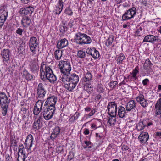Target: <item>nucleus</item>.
I'll return each mask as SVG.
<instances>
[{
	"label": "nucleus",
	"instance_id": "34",
	"mask_svg": "<svg viewBox=\"0 0 161 161\" xmlns=\"http://www.w3.org/2000/svg\"><path fill=\"white\" fill-rule=\"evenodd\" d=\"M116 114L114 115H109L110 117L109 118L108 122L109 123L110 125H114L116 121Z\"/></svg>",
	"mask_w": 161,
	"mask_h": 161
},
{
	"label": "nucleus",
	"instance_id": "19",
	"mask_svg": "<svg viewBox=\"0 0 161 161\" xmlns=\"http://www.w3.org/2000/svg\"><path fill=\"white\" fill-rule=\"evenodd\" d=\"M65 75L68 79V80H67L70 81L71 82H72L77 84L79 80V78L78 75L73 74L70 76L68 75Z\"/></svg>",
	"mask_w": 161,
	"mask_h": 161
},
{
	"label": "nucleus",
	"instance_id": "63",
	"mask_svg": "<svg viewBox=\"0 0 161 161\" xmlns=\"http://www.w3.org/2000/svg\"><path fill=\"white\" fill-rule=\"evenodd\" d=\"M101 98V96L100 95H97L95 97V100L97 101L99 100Z\"/></svg>",
	"mask_w": 161,
	"mask_h": 161
},
{
	"label": "nucleus",
	"instance_id": "25",
	"mask_svg": "<svg viewBox=\"0 0 161 161\" xmlns=\"http://www.w3.org/2000/svg\"><path fill=\"white\" fill-rule=\"evenodd\" d=\"M91 80L84 77H83L81 80L80 84H82V87H84V89H86V88L87 87H89V86L91 83Z\"/></svg>",
	"mask_w": 161,
	"mask_h": 161
},
{
	"label": "nucleus",
	"instance_id": "37",
	"mask_svg": "<svg viewBox=\"0 0 161 161\" xmlns=\"http://www.w3.org/2000/svg\"><path fill=\"white\" fill-rule=\"evenodd\" d=\"M125 55L123 53H121L118 57L117 60V63L119 64L122 63V62L125 58Z\"/></svg>",
	"mask_w": 161,
	"mask_h": 161
},
{
	"label": "nucleus",
	"instance_id": "11",
	"mask_svg": "<svg viewBox=\"0 0 161 161\" xmlns=\"http://www.w3.org/2000/svg\"><path fill=\"white\" fill-rule=\"evenodd\" d=\"M26 158L25 152L23 145L19 147L17 161H25Z\"/></svg>",
	"mask_w": 161,
	"mask_h": 161
},
{
	"label": "nucleus",
	"instance_id": "60",
	"mask_svg": "<svg viewBox=\"0 0 161 161\" xmlns=\"http://www.w3.org/2000/svg\"><path fill=\"white\" fill-rule=\"evenodd\" d=\"M21 2L25 4H26L29 3L30 2V0H20Z\"/></svg>",
	"mask_w": 161,
	"mask_h": 161
},
{
	"label": "nucleus",
	"instance_id": "41",
	"mask_svg": "<svg viewBox=\"0 0 161 161\" xmlns=\"http://www.w3.org/2000/svg\"><path fill=\"white\" fill-rule=\"evenodd\" d=\"M42 109V108L37 107L34 106L33 110V113L34 115H38Z\"/></svg>",
	"mask_w": 161,
	"mask_h": 161
},
{
	"label": "nucleus",
	"instance_id": "35",
	"mask_svg": "<svg viewBox=\"0 0 161 161\" xmlns=\"http://www.w3.org/2000/svg\"><path fill=\"white\" fill-rule=\"evenodd\" d=\"M114 36H110L109 38L106 40L105 44L107 46H109L112 45L114 40Z\"/></svg>",
	"mask_w": 161,
	"mask_h": 161
},
{
	"label": "nucleus",
	"instance_id": "48",
	"mask_svg": "<svg viewBox=\"0 0 161 161\" xmlns=\"http://www.w3.org/2000/svg\"><path fill=\"white\" fill-rule=\"evenodd\" d=\"M102 86V85H98L97 88V90L98 92L102 93L104 92V89Z\"/></svg>",
	"mask_w": 161,
	"mask_h": 161
},
{
	"label": "nucleus",
	"instance_id": "24",
	"mask_svg": "<svg viewBox=\"0 0 161 161\" xmlns=\"http://www.w3.org/2000/svg\"><path fill=\"white\" fill-rule=\"evenodd\" d=\"M21 10V13L25 15L30 14L33 12L34 8L32 7L29 6L24 8H22Z\"/></svg>",
	"mask_w": 161,
	"mask_h": 161
},
{
	"label": "nucleus",
	"instance_id": "55",
	"mask_svg": "<svg viewBox=\"0 0 161 161\" xmlns=\"http://www.w3.org/2000/svg\"><path fill=\"white\" fill-rule=\"evenodd\" d=\"M23 31L22 29H20V28H19L16 31V32L17 34H19V35H21L22 34Z\"/></svg>",
	"mask_w": 161,
	"mask_h": 161
},
{
	"label": "nucleus",
	"instance_id": "21",
	"mask_svg": "<svg viewBox=\"0 0 161 161\" xmlns=\"http://www.w3.org/2000/svg\"><path fill=\"white\" fill-rule=\"evenodd\" d=\"M153 64L151 63L149 59H147L144 63V68L146 70V72H151L152 71Z\"/></svg>",
	"mask_w": 161,
	"mask_h": 161
},
{
	"label": "nucleus",
	"instance_id": "13",
	"mask_svg": "<svg viewBox=\"0 0 161 161\" xmlns=\"http://www.w3.org/2000/svg\"><path fill=\"white\" fill-rule=\"evenodd\" d=\"M136 101L139 102L141 106L144 108L147 107L148 105V102L144 98V95L142 94H140L136 97Z\"/></svg>",
	"mask_w": 161,
	"mask_h": 161
},
{
	"label": "nucleus",
	"instance_id": "4",
	"mask_svg": "<svg viewBox=\"0 0 161 161\" xmlns=\"http://www.w3.org/2000/svg\"><path fill=\"white\" fill-rule=\"evenodd\" d=\"M58 66L61 72L63 74V75H67L70 74L71 67L69 62L67 61H60Z\"/></svg>",
	"mask_w": 161,
	"mask_h": 161
},
{
	"label": "nucleus",
	"instance_id": "56",
	"mask_svg": "<svg viewBox=\"0 0 161 161\" xmlns=\"http://www.w3.org/2000/svg\"><path fill=\"white\" fill-rule=\"evenodd\" d=\"M117 84V82L116 81L111 82L110 83V86L111 87L113 86V87L115 86Z\"/></svg>",
	"mask_w": 161,
	"mask_h": 161
},
{
	"label": "nucleus",
	"instance_id": "29",
	"mask_svg": "<svg viewBox=\"0 0 161 161\" xmlns=\"http://www.w3.org/2000/svg\"><path fill=\"white\" fill-rule=\"evenodd\" d=\"M23 76L27 80H31L33 78V76L26 69L23 72Z\"/></svg>",
	"mask_w": 161,
	"mask_h": 161
},
{
	"label": "nucleus",
	"instance_id": "52",
	"mask_svg": "<svg viewBox=\"0 0 161 161\" xmlns=\"http://www.w3.org/2000/svg\"><path fill=\"white\" fill-rule=\"evenodd\" d=\"M139 29H137L135 32V36H141V33Z\"/></svg>",
	"mask_w": 161,
	"mask_h": 161
},
{
	"label": "nucleus",
	"instance_id": "46",
	"mask_svg": "<svg viewBox=\"0 0 161 161\" xmlns=\"http://www.w3.org/2000/svg\"><path fill=\"white\" fill-rule=\"evenodd\" d=\"M34 118L35 120L41 122V120L42 118V115H39L38 114L37 115H34Z\"/></svg>",
	"mask_w": 161,
	"mask_h": 161
},
{
	"label": "nucleus",
	"instance_id": "57",
	"mask_svg": "<svg viewBox=\"0 0 161 161\" xmlns=\"http://www.w3.org/2000/svg\"><path fill=\"white\" fill-rule=\"evenodd\" d=\"M95 111L94 109L91 110V112L88 114V117H90L93 115L95 113Z\"/></svg>",
	"mask_w": 161,
	"mask_h": 161
},
{
	"label": "nucleus",
	"instance_id": "44",
	"mask_svg": "<svg viewBox=\"0 0 161 161\" xmlns=\"http://www.w3.org/2000/svg\"><path fill=\"white\" fill-rule=\"evenodd\" d=\"M99 124V125L98 127H99L100 125H101V123L100 120L98 119H97V121H95L94 123H92L91 125V127L93 128H97V124Z\"/></svg>",
	"mask_w": 161,
	"mask_h": 161
},
{
	"label": "nucleus",
	"instance_id": "45",
	"mask_svg": "<svg viewBox=\"0 0 161 161\" xmlns=\"http://www.w3.org/2000/svg\"><path fill=\"white\" fill-rule=\"evenodd\" d=\"M62 24L64 25V26H61L60 27V32L63 33L65 32L67 30V27L65 25V22L63 21L62 22Z\"/></svg>",
	"mask_w": 161,
	"mask_h": 161
},
{
	"label": "nucleus",
	"instance_id": "7",
	"mask_svg": "<svg viewBox=\"0 0 161 161\" xmlns=\"http://www.w3.org/2000/svg\"><path fill=\"white\" fill-rule=\"evenodd\" d=\"M38 44V41L36 37L33 36L30 38L29 42V46L33 55L36 54L35 52Z\"/></svg>",
	"mask_w": 161,
	"mask_h": 161
},
{
	"label": "nucleus",
	"instance_id": "14",
	"mask_svg": "<svg viewBox=\"0 0 161 161\" xmlns=\"http://www.w3.org/2000/svg\"><path fill=\"white\" fill-rule=\"evenodd\" d=\"M149 135L146 132H142L138 136L140 143L144 145L147 142L149 139Z\"/></svg>",
	"mask_w": 161,
	"mask_h": 161
},
{
	"label": "nucleus",
	"instance_id": "33",
	"mask_svg": "<svg viewBox=\"0 0 161 161\" xmlns=\"http://www.w3.org/2000/svg\"><path fill=\"white\" fill-rule=\"evenodd\" d=\"M8 12L6 10H3L0 14V20H6L8 16Z\"/></svg>",
	"mask_w": 161,
	"mask_h": 161
},
{
	"label": "nucleus",
	"instance_id": "22",
	"mask_svg": "<svg viewBox=\"0 0 161 161\" xmlns=\"http://www.w3.org/2000/svg\"><path fill=\"white\" fill-rule=\"evenodd\" d=\"M33 138L32 136L30 134L28 136L27 138L25 141V145L27 148L31 150V147L32 146V144Z\"/></svg>",
	"mask_w": 161,
	"mask_h": 161
},
{
	"label": "nucleus",
	"instance_id": "26",
	"mask_svg": "<svg viewBox=\"0 0 161 161\" xmlns=\"http://www.w3.org/2000/svg\"><path fill=\"white\" fill-rule=\"evenodd\" d=\"M60 129L58 126L56 127L51 136V139L53 140L59 136Z\"/></svg>",
	"mask_w": 161,
	"mask_h": 161
},
{
	"label": "nucleus",
	"instance_id": "42",
	"mask_svg": "<svg viewBox=\"0 0 161 161\" xmlns=\"http://www.w3.org/2000/svg\"><path fill=\"white\" fill-rule=\"evenodd\" d=\"M44 101L41 100H38L36 103L35 105V106L37 107L42 108V106Z\"/></svg>",
	"mask_w": 161,
	"mask_h": 161
},
{
	"label": "nucleus",
	"instance_id": "15",
	"mask_svg": "<svg viewBox=\"0 0 161 161\" xmlns=\"http://www.w3.org/2000/svg\"><path fill=\"white\" fill-rule=\"evenodd\" d=\"M86 53L88 54L91 55L95 59L98 58L99 57V52L94 47H92L89 49H87Z\"/></svg>",
	"mask_w": 161,
	"mask_h": 161
},
{
	"label": "nucleus",
	"instance_id": "30",
	"mask_svg": "<svg viewBox=\"0 0 161 161\" xmlns=\"http://www.w3.org/2000/svg\"><path fill=\"white\" fill-rule=\"evenodd\" d=\"M42 126V122L40 121L35 120L34 122L33 128L35 130H38Z\"/></svg>",
	"mask_w": 161,
	"mask_h": 161
},
{
	"label": "nucleus",
	"instance_id": "28",
	"mask_svg": "<svg viewBox=\"0 0 161 161\" xmlns=\"http://www.w3.org/2000/svg\"><path fill=\"white\" fill-rule=\"evenodd\" d=\"M147 121L146 120L140 121L137 125L136 128L138 130H141L147 126Z\"/></svg>",
	"mask_w": 161,
	"mask_h": 161
},
{
	"label": "nucleus",
	"instance_id": "9",
	"mask_svg": "<svg viewBox=\"0 0 161 161\" xmlns=\"http://www.w3.org/2000/svg\"><path fill=\"white\" fill-rule=\"evenodd\" d=\"M107 109L109 115H114L117 114V104L115 101L109 102L107 106Z\"/></svg>",
	"mask_w": 161,
	"mask_h": 161
},
{
	"label": "nucleus",
	"instance_id": "47",
	"mask_svg": "<svg viewBox=\"0 0 161 161\" xmlns=\"http://www.w3.org/2000/svg\"><path fill=\"white\" fill-rule=\"evenodd\" d=\"M65 13L67 14L71 15L72 14V12L70 8V7H69L66 8L65 11Z\"/></svg>",
	"mask_w": 161,
	"mask_h": 161
},
{
	"label": "nucleus",
	"instance_id": "31",
	"mask_svg": "<svg viewBox=\"0 0 161 161\" xmlns=\"http://www.w3.org/2000/svg\"><path fill=\"white\" fill-rule=\"evenodd\" d=\"M30 69L32 72L36 73L38 71L39 66L36 63H33L30 65Z\"/></svg>",
	"mask_w": 161,
	"mask_h": 161
},
{
	"label": "nucleus",
	"instance_id": "27",
	"mask_svg": "<svg viewBox=\"0 0 161 161\" xmlns=\"http://www.w3.org/2000/svg\"><path fill=\"white\" fill-rule=\"evenodd\" d=\"M155 108L156 110V114L157 115H160V117L161 118V98L157 101Z\"/></svg>",
	"mask_w": 161,
	"mask_h": 161
},
{
	"label": "nucleus",
	"instance_id": "43",
	"mask_svg": "<svg viewBox=\"0 0 161 161\" xmlns=\"http://www.w3.org/2000/svg\"><path fill=\"white\" fill-rule=\"evenodd\" d=\"M24 27H27L28 26L31 25V21H21Z\"/></svg>",
	"mask_w": 161,
	"mask_h": 161
},
{
	"label": "nucleus",
	"instance_id": "62",
	"mask_svg": "<svg viewBox=\"0 0 161 161\" xmlns=\"http://www.w3.org/2000/svg\"><path fill=\"white\" fill-rule=\"evenodd\" d=\"M148 81L149 80L148 79H146L143 80L142 83L144 85H146Z\"/></svg>",
	"mask_w": 161,
	"mask_h": 161
},
{
	"label": "nucleus",
	"instance_id": "58",
	"mask_svg": "<svg viewBox=\"0 0 161 161\" xmlns=\"http://www.w3.org/2000/svg\"><path fill=\"white\" fill-rule=\"evenodd\" d=\"M12 157L9 156V154H8L6 157V159L5 161H10Z\"/></svg>",
	"mask_w": 161,
	"mask_h": 161
},
{
	"label": "nucleus",
	"instance_id": "59",
	"mask_svg": "<svg viewBox=\"0 0 161 161\" xmlns=\"http://www.w3.org/2000/svg\"><path fill=\"white\" fill-rule=\"evenodd\" d=\"M84 5H85L83 3H80V6L78 8L79 11L80 10V11H81L83 10L84 7H82V6H83Z\"/></svg>",
	"mask_w": 161,
	"mask_h": 161
},
{
	"label": "nucleus",
	"instance_id": "50",
	"mask_svg": "<svg viewBox=\"0 0 161 161\" xmlns=\"http://www.w3.org/2000/svg\"><path fill=\"white\" fill-rule=\"evenodd\" d=\"M121 146L122 149L123 151H126L128 150L129 148L128 146L125 144H122Z\"/></svg>",
	"mask_w": 161,
	"mask_h": 161
},
{
	"label": "nucleus",
	"instance_id": "40",
	"mask_svg": "<svg viewBox=\"0 0 161 161\" xmlns=\"http://www.w3.org/2000/svg\"><path fill=\"white\" fill-rule=\"evenodd\" d=\"M26 106H25L24 107H21L20 109V113L22 115L26 114L27 113H29V111H28V108H27Z\"/></svg>",
	"mask_w": 161,
	"mask_h": 161
},
{
	"label": "nucleus",
	"instance_id": "54",
	"mask_svg": "<svg viewBox=\"0 0 161 161\" xmlns=\"http://www.w3.org/2000/svg\"><path fill=\"white\" fill-rule=\"evenodd\" d=\"M80 115V114L78 113H76L74 115L73 117L75 120H76L78 118Z\"/></svg>",
	"mask_w": 161,
	"mask_h": 161
},
{
	"label": "nucleus",
	"instance_id": "8",
	"mask_svg": "<svg viewBox=\"0 0 161 161\" xmlns=\"http://www.w3.org/2000/svg\"><path fill=\"white\" fill-rule=\"evenodd\" d=\"M136 8L133 7L127 10L122 16V20L130 19L133 18L136 13Z\"/></svg>",
	"mask_w": 161,
	"mask_h": 161
},
{
	"label": "nucleus",
	"instance_id": "10",
	"mask_svg": "<svg viewBox=\"0 0 161 161\" xmlns=\"http://www.w3.org/2000/svg\"><path fill=\"white\" fill-rule=\"evenodd\" d=\"M43 115L44 119L46 120H49L53 117L55 110L51 109L50 108L43 107Z\"/></svg>",
	"mask_w": 161,
	"mask_h": 161
},
{
	"label": "nucleus",
	"instance_id": "39",
	"mask_svg": "<svg viewBox=\"0 0 161 161\" xmlns=\"http://www.w3.org/2000/svg\"><path fill=\"white\" fill-rule=\"evenodd\" d=\"M86 53L82 50H79L77 52V55L80 58H84L86 56Z\"/></svg>",
	"mask_w": 161,
	"mask_h": 161
},
{
	"label": "nucleus",
	"instance_id": "18",
	"mask_svg": "<svg viewBox=\"0 0 161 161\" xmlns=\"http://www.w3.org/2000/svg\"><path fill=\"white\" fill-rule=\"evenodd\" d=\"M10 52L8 49H4L1 53V55L4 62H8L9 60Z\"/></svg>",
	"mask_w": 161,
	"mask_h": 161
},
{
	"label": "nucleus",
	"instance_id": "23",
	"mask_svg": "<svg viewBox=\"0 0 161 161\" xmlns=\"http://www.w3.org/2000/svg\"><path fill=\"white\" fill-rule=\"evenodd\" d=\"M126 110L123 106H120L118 108V115L120 118L125 117L127 115Z\"/></svg>",
	"mask_w": 161,
	"mask_h": 161
},
{
	"label": "nucleus",
	"instance_id": "64",
	"mask_svg": "<svg viewBox=\"0 0 161 161\" xmlns=\"http://www.w3.org/2000/svg\"><path fill=\"white\" fill-rule=\"evenodd\" d=\"M85 135H88L89 133V130L87 129H86L84 132Z\"/></svg>",
	"mask_w": 161,
	"mask_h": 161
},
{
	"label": "nucleus",
	"instance_id": "17",
	"mask_svg": "<svg viewBox=\"0 0 161 161\" xmlns=\"http://www.w3.org/2000/svg\"><path fill=\"white\" fill-rule=\"evenodd\" d=\"M159 39L157 36H155L152 35H148L144 37L143 42H150L151 43L154 42V41L159 42Z\"/></svg>",
	"mask_w": 161,
	"mask_h": 161
},
{
	"label": "nucleus",
	"instance_id": "16",
	"mask_svg": "<svg viewBox=\"0 0 161 161\" xmlns=\"http://www.w3.org/2000/svg\"><path fill=\"white\" fill-rule=\"evenodd\" d=\"M136 102L134 100H131L128 102L126 105V110L127 111H132L135 109Z\"/></svg>",
	"mask_w": 161,
	"mask_h": 161
},
{
	"label": "nucleus",
	"instance_id": "5",
	"mask_svg": "<svg viewBox=\"0 0 161 161\" xmlns=\"http://www.w3.org/2000/svg\"><path fill=\"white\" fill-rule=\"evenodd\" d=\"M60 80L64 84L65 87L69 91H71L77 85V84L67 80L68 79L66 75L61 76Z\"/></svg>",
	"mask_w": 161,
	"mask_h": 161
},
{
	"label": "nucleus",
	"instance_id": "20",
	"mask_svg": "<svg viewBox=\"0 0 161 161\" xmlns=\"http://www.w3.org/2000/svg\"><path fill=\"white\" fill-rule=\"evenodd\" d=\"M68 44V40L65 38H64L58 42L56 47L58 49H62L67 46Z\"/></svg>",
	"mask_w": 161,
	"mask_h": 161
},
{
	"label": "nucleus",
	"instance_id": "38",
	"mask_svg": "<svg viewBox=\"0 0 161 161\" xmlns=\"http://www.w3.org/2000/svg\"><path fill=\"white\" fill-rule=\"evenodd\" d=\"M63 3L62 0H59L58 3L59 4V7H58L56 10V11L58 12V14H60L62 11L63 8Z\"/></svg>",
	"mask_w": 161,
	"mask_h": 161
},
{
	"label": "nucleus",
	"instance_id": "61",
	"mask_svg": "<svg viewBox=\"0 0 161 161\" xmlns=\"http://www.w3.org/2000/svg\"><path fill=\"white\" fill-rule=\"evenodd\" d=\"M85 143L86 144V146H84V148H86L87 147V146H89V145L91 144V142L90 141H85Z\"/></svg>",
	"mask_w": 161,
	"mask_h": 161
},
{
	"label": "nucleus",
	"instance_id": "49",
	"mask_svg": "<svg viewBox=\"0 0 161 161\" xmlns=\"http://www.w3.org/2000/svg\"><path fill=\"white\" fill-rule=\"evenodd\" d=\"M64 22H65V25L67 27H69V28H71L72 26L73 25V23L72 22H67V21H63Z\"/></svg>",
	"mask_w": 161,
	"mask_h": 161
},
{
	"label": "nucleus",
	"instance_id": "2",
	"mask_svg": "<svg viewBox=\"0 0 161 161\" xmlns=\"http://www.w3.org/2000/svg\"><path fill=\"white\" fill-rule=\"evenodd\" d=\"M74 41L78 44L82 45L90 44L92 39L86 34L78 32L75 35Z\"/></svg>",
	"mask_w": 161,
	"mask_h": 161
},
{
	"label": "nucleus",
	"instance_id": "36",
	"mask_svg": "<svg viewBox=\"0 0 161 161\" xmlns=\"http://www.w3.org/2000/svg\"><path fill=\"white\" fill-rule=\"evenodd\" d=\"M138 70V66H137L135 67V69L133 70L132 72L131 73L132 75V77L134 78L135 80L137 78L136 75L139 72Z\"/></svg>",
	"mask_w": 161,
	"mask_h": 161
},
{
	"label": "nucleus",
	"instance_id": "51",
	"mask_svg": "<svg viewBox=\"0 0 161 161\" xmlns=\"http://www.w3.org/2000/svg\"><path fill=\"white\" fill-rule=\"evenodd\" d=\"M85 77L88 78V79H90L91 80H92V76L91 74V73H89L88 72L86 74Z\"/></svg>",
	"mask_w": 161,
	"mask_h": 161
},
{
	"label": "nucleus",
	"instance_id": "12",
	"mask_svg": "<svg viewBox=\"0 0 161 161\" xmlns=\"http://www.w3.org/2000/svg\"><path fill=\"white\" fill-rule=\"evenodd\" d=\"M37 90L38 97L43 98L46 94V91L43 84L41 83H39L38 85Z\"/></svg>",
	"mask_w": 161,
	"mask_h": 161
},
{
	"label": "nucleus",
	"instance_id": "32",
	"mask_svg": "<svg viewBox=\"0 0 161 161\" xmlns=\"http://www.w3.org/2000/svg\"><path fill=\"white\" fill-rule=\"evenodd\" d=\"M62 56V51L59 49L55 51L54 53V56L55 59L57 60H59L61 59Z\"/></svg>",
	"mask_w": 161,
	"mask_h": 161
},
{
	"label": "nucleus",
	"instance_id": "3",
	"mask_svg": "<svg viewBox=\"0 0 161 161\" xmlns=\"http://www.w3.org/2000/svg\"><path fill=\"white\" fill-rule=\"evenodd\" d=\"M10 99L8 100L7 96L4 92L0 93V103L2 108V114L5 116L7 113V108Z\"/></svg>",
	"mask_w": 161,
	"mask_h": 161
},
{
	"label": "nucleus",
	"instance_id": "53",
	"mask_svg": "<svg viewBox=\"0 0 161 161\" xmlns=\"http://www.w3.org/2000/svg\"><path fill=\"white\" fill-rule=\"evenodd\" d=\"M22 115H23L22 117V119L25 122V124H26L27 122L26 120H28L27 119L28 118V115H27V117L25 115V114H24Z\"/></svg>",
	"mask_w": 161,
	"mask_h": 161
},
{
	"label": "nucleus",
	"instance_id": "6",
	"mask_svg": "<svg viewBox=\"0 0 161 161\" xmlns=\"http://www.w3.org/2000/svg\"><path fill=\"white\" fill-rule=\"evenodd\" d=\"M57 100V98L55 96H52L47 98L43 107L55 110V105Z\"/></svg>",
	"mask_w": 161,
	"mask_h": 161
},
{
	"label": "nucleus",
	"instance_id": "1",
	"mask_svg": "<svg viewBox=\"0 0 161 161\" xmlns=\"http://www.w3.org/2000/svg\"><path fill=\"white\" fill-rule=\"evenodd\" d=\"M40 72V78L42 80L46 81L48 80L51 83H54L56 80V77L53 74L51 69L44 63H42Z\"/></svg>",
	"mask_w": 161,
	"mask_h": 161
}]
</instances>
